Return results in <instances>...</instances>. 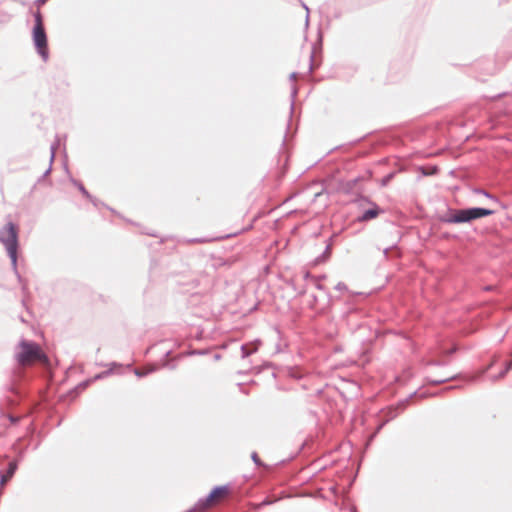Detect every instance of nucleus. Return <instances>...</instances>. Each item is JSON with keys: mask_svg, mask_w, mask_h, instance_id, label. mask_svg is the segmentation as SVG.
I'll return each instance as SVG.
<instances>
[{"mask_svg": "<svg viewBox=\"0 0 512 512\" xmlns=\"http://www.w3.org/2000/svg\"><path fill=\"white\" fill-rule=\"evenodd\" d=\"M33 41L37 48L38 53L44 60L48 58V45L47 36L44 30L41 14L38 12L35 15V26L33 29Z\"/></svg>", "mask_w": 512, "mask_h": 512, "instance_id": "20e7f679", "label": "nucleus"}, {"mask_svg": "<svg viewBox=\"0 0 512 512\" xmlns=\"http://www.w3.org/2000/svg\"><path fill=\"white\" fill-rule=\"evenodd\" d=\"M252 458L255 461V463L260 464L259 457H258V455L256 453H253Z\"/></svg>", "mask_w": 512, "mask_h": 512, "instance_id": "6e6552de", "label": "nucleus"}, {"mask_svg": "<svg viewBox=\"0 0 512 512\" xmlns=\"http://www.w3.org/2000/svg\"><path fill=\"white\" fill-rule=\"evenodd\" d=\"M379 209L377 207L371 208L366 210L363 215L360 217L361 221H369L371 219H374L378 216Z\"/></svg>", "mask_w": 512, "mask_h": 512, "instance_id": "0eeeda50", "label": "nucleus"}, {"mask_svg": "<svg viewBox=\"0 0 512 512\" xmlns=\"http://www.w3.org/2000/svg\"><path fill=\"white\" fill-rule=\"evenodd\" d=\"M231 493L232 491L229 486H217L210 492V494L206 498L200 499L196 503L194 510L196 512H204L211 508H214L223 503L225 500H227Z\"/></svg>", "mask_w": 512, "mask_h": 512, "instance_id": "f03ea898", "label": "nucleus"}, {"mask_svg": "<svg viewBox=\"0 0 512 512\" xmlns=\"http://www.w3.org/2000/svg\"><path fill=\"white\" fill-rule=\"evenodd\" d=\"M0 241L5 245L13 264L17 261L18 229L15 224L9 222L0 231Z\"/></svg>", "mask_w": 512, "mask_h": 512, "instance_id": "7ed1b4c3", "label": "nucleus"}, {"mask_svg": "<svg viewBox=\"0 0 512 512\" xmlns=\"http://www.w3.org/2000/svg\"><path fill=\"white\" fill-rule=\"evenodd\" d=\"M16 469L17 463L14 461L10 462L7 472L1 475V485H5L13 477Z\"/></svg>", "mask_w": 512, "mask_h": 512, "instance_id": "423d86ee", "label": "nucleus"}, {"mask_svg": "<svg viewBox=\"0 0 512 512\" xmlns=\"http://www.w3.org/2000/svg\"><path fill=\"white\" fill-rule=\"evenodd\" d=\"M16 360L22 366H29L35 362L47 363V356L41 347L31 341L22 340L17 346Z\"/></svg>", "mask_w": 512, "mask_h": 512, "instance_id": "f257e3e1", "label": "nucleus"}, {"mask_svg": "<svg viewBox=\"0 0 512 512\" xmlns=\"http://www.w3.org/2000/svg\"><path fill=\"white\" fill-rule=\"evenodd\" d=\"M493 213H494L493 210L485 209V208L461 209V210L455 211L451 215L449 222H452V223L469 222V221H472L477 218L492 215Z\"/></svg>", "mask_w": 512, "mask_h": 512, "instance_id": "39448f33", "label": "nucleus"}]
</instances>
